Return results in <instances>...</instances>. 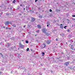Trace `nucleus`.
Segmentation results:
<instances>
[{
    "mask_svg": "<svg viewBox=\"0 0 75 75\" xmlns=\"http://www.w3.org/2000/svg\"><path fill=\"white\" fill-rule=\"evenodd\" d=\"M51 42V40H47L46 41V42L47 44H50Z\"/></svg>",
    "mask_w": 75,
    "mask_h": 75,
    "instance_id": "nucleus-3",
    "label": "nucleus"
},
{
    "mask_svg": "<svg viewBox=\"0 0 75 75\" xmlns=\"http://www.w3.org/2000/svg\"><path fill=\"white\" fill-rule=\"evenodd\" d=\"M41 17H42L41 16H39L40 18H41Z\"/></svg>",
    "mask_w": 75,
    "mask_h": 75,
    "instance_id": "nucleus-30",
    "label": "nucleus"
},
{
    "mask_svg": "<svg viewBox=\"0 0 75 75\" xmlns=\"http://www.w3.org/2000/svg\"><path fill=\"white\" fill-rule=\"evenodd\" d=\"M15 2H16V0H14V1H13V3H15Z\"/></svg>",
    "mask_w": 75,
    "mask_h": 75,
    "instance_id": "nucleus-16",
    "label": "nucleus"
},
{
    "mask_svg": "<svg viewBox=\"0 0 75 75\" xmlns=\"http://www.w3.org/2000/svg\"><path fill=\"white\" fill-rule=\"evenodd\" d=\"M11 9H12V8H11L10 9V10H11Z\"/></svg>",
    "mask_w": 75,
    "mask_h": 75,
    "instance_id": "nucleus-31",
    "label": "nucleus"
},
{
    "mask_svg": "<svg viewBox=\"0 0 75 75\" xmlns=\"http://www.w3.org/2000/svg\"><path fill=\"white\" fill-rule=\"evenodd\" d=\"M1 57H2V58H3V55L2 54L1 55Z\"/></svg>",
    "mask_w": 75,
    "mask_h": 75,
    "instance_id": "nucleus-25",
    "label": "nucleus"
},
{
    "mask_svg": "<svg viewBox=\"0 0 75 75\" xmlns=\"http://www.w3.org/2000/svg\"><path fill=\"white\" fill-rule=\"evenodd\" d=\"M1 54H2L1 53V54H1Z\"/></svg>",
    "mask_w": 75,
    "mask_h": 75,
    "instance_id": "nucleus-43",
    "label": "nucleus"
},
{
    "mask_svg": "<svg viewBox=\"0 0 75 75\" xmlns=\"http://www.w3.org/2000/svg\"><path fill=\"white\" fill-rule=\"evenodd\" d=\"M56 11H57V12H59V10H57Z\"/></svg>",
    "mask_w": 75,
    "mask_h": 75,
    "instance_id": "nucleus-19",
    "label": "nucleus"
},
{
    "mask_svg": "<svg viewBox=\"0 0 75 75\" xmlns=\"http://www.w3.org/2000/svg\"><path fill=\"white\" fill-rule=\"evenodd\" d=\"M47 25H50V23L48 22H47Z\"/></svg>",
    "mask_w": 75,
    "mask_h": 75,
    "instance_id": "nucleus-12",
    "label": "nucleus"
},
{
    "mask_svg": "<svg viewBox=\"0 0 75 75\" xmlns=\"http://www.w3.org/2000/svg\"><path fill=\"white\" fill-rule=\"evenodd\" d=\"M23 27H24V28H25V25Z\"/></svg>",
    "mask_w": 75,
    "mask_h": 75,
    "instance_id": "nucleus-33",
    "label": "nucleus"
},
{
    "mask_svg": "<svg viewBox=\"0 0 75 75\" xmlns=\"http://www.w3.org/2000/svg\"><path fill=\"white\" fill-rule=\"evenodd\" d=\"M40 65H41V66H42V67L43 66V64H40Z\"/></svg>",
    "mask_w": 75,
    "mask_h": 75,
    "instance_id": "nucleus-24",
    "label": "nucleus"
},
{
    "mask_svg": "<svg viewBox=\"0 0 75 75\" xmlns=\"http://www.w3.org/2000/svg\"><path fill=\"white\" fill-rule=\"evenodd\" d=\"M14 48H15V46L14 47Z\"/></svg>",
    "mask_w": 75,
    "mask_h": 75,
    "instance_id": "nucleus-48",
    "label": "nucleus"
},
{
    "mask_svg": "<svg viewBox=\"0 0 75 75\" xmlns=\"http://www.w3.org/2000/svg\"><path fill=\"white\" fill-rule=\"evenodd\" d=\"M9 24H11V23L9 21H6L5 22V25H8Z\"/></svg>",
    "mask_w": 75,
    "mask_h": 75,
    "instance_id": "nucleus-1",
    "label": "nucleus"
},
{
    "mask_svg": "<svg viewBox=\"0 0 75 75\" xmlns=\"http://www.w3.org/2000/svg\"><path fill=\"white\" fill-rule=\"evenodd\" d=\"M60 28H62V29H63L64 28V26H63V25H62V24H60Z\"/></svg>",
    "mask_w": 75,
    "mask_h": 75,
    "instance_id": "nucleus-5",
    "label": "nucleus"
},
{
    "mask_svg": "<svg viewBox=\"0 0 75 75\" xmlns=\"http://www.w3.org/2000/svg\"><path fill=\"white\" fill-rule=\"evenodd\" d=\"M42 54H43V55H44V54H45V53H44V52H42Z\"/></svg>",
    "mask_w": 75,
    "mask_h": 75,
    "instance_id": "nucleus-18",
    "label": "nucleus"
},
{
    "mask_svg": "<svg viewBox=\"0 0 75 75\" xmlns=\"http://www.w3.org/2000/svg\"><path fill=\"white\" fill-rule=\"evenodd\" d=\"M70 62H66V63L64 64V65H66V66H68V64H69V63Z\"/></svg>",
    "mask_w": 75,
    "mask_h": 75,
    "instance_id": "nucleus-4",
    "label": "nucleus"
},
{
    "mask_svg": "<svg viewBox=\"0 0 75 75\" xmlns=\"http://www.w3.org/2000/svg\"><path fill=\"white\" fill-rule=\"evenodd\" d=\"M8 27H6V30H7V29H8Z\"/></svg>",
    "mask_w": 75,
    "mask_h": 75,
    "instance_id": "nucleus-29",
    "label": "nucleus"
},
{
    "mask_svg": "<svg viewBox=\"0 0 75 75\" xmlns=\"http://www.w3.org/2000/svg\"><path fill=\"white\" fill-rule=\"evenodd\" d=\"M13 27H16V25H12Z\"/></svg>",
    "mask_w": 75,
    "mask_h": 75,
    "instance_id": "nucleus-11",
    "label": "nucleus"
},
{
    "mask_svg": "<svg viewBox=\"0 0 75 75\" xmlns=\"http://www.w3.org/2000/svg\"><path fill=\"white\" fill-rule=\"evenodd\" d=\"M72 17H75V15H72Z\"/></svg>",
    "mask_w": 75,
    "mask_h": 75,
    "instance_id": "nucleus-26",
    "label": "nucleus"
},
{
    "mask_svg": "<svg viewBox=\"0 0 75 75\" xmlns=\"http://www.w3.org/2000/svg\"><path fill=\"white\" fill-rule=\"evenodd\" d=\"M20 6H22V5H21V4Z\"/></svg>",
    "mask_w": 75,
    "mask_h": 75,
    "instance_id": "nucleus-39",
    "label": "nucleus"
},
{
    "mask_svg": "<svg viewBox=\"0 0 75 75\" xmlns=\"http://www.w3.org/2000/svg\"><path fill=\"white\" fill-rule=\"evenodd\" d=\"M56 41H58V39H56Z\"/></svg>",
    "mask_w": 75,
    "mask_h": 75,
    "instance_id": "nucleus-27",
    "label": "nucleus"
},
{
    "mask_svg": "<svg viewBox=\"0 0 75 75\" xmlns=\"http://www.w3.org/2000/svg\"><path fill=\"white\" fill-rule=\"evenodd\" d=\"M1 71H3V70H2V69H1Z\"/></svg>",
    "mask_w": 75,
    "mask_h": 75,
    "instance_id": "nucleus-38",
    "label": "nucleus"
},
{
    "mask_svg": "<svg viewBox=\"0 0 75 75\" xmlns=\"http://www.w3.org/2000/svg\"><path fill=\"white\" fill-rule=\"evenodd\" d=\"M35 35V36H36V35Z\"/></svg>",
    "mask_w": 75,
    "mask_h": 75,
    "instance_id": "nucleus-45",
    "label": "nucleus"
},
{
    "mask_svg": "<svg viewBox=\"0 0 75 75\" xmlns=\"http://www.w3.org/2000/svg\"><path fill=\"white\" fill-rule=\"evenodd\" d=\"M26 10H28V6H26Z\"/></svg>",
    "mask_w": 75,
    "mask_h": 75,
    "instance_id": "nucleus-10",
    "label": "nucleus"
},
{
    "mask_svg": "<svg viewBox=\"0 0 75 75\" xmlns=\"http://www.w3.org/2000/svg\"><path fill=\"white\" fill-rule=\"evenodd\" d=\"M25 71H26V70H25Z\"/></svg>",
    "mask_w": 75,
    "mask_h": 75,
    "instance_id": "nucleus-41",
    "label": "nucleus"
},
{
    "mask_svg": "<svg viewBox=\"0 0 75 75\" xmlns=\"http://www.w3.org/2000/svg\"><path fill=\"white\" fill-rule=\"evenodd\" d=\"M31 19H32V22H34V21H35V19L34 18H32Z\"/></svg>",
    "mask_w": 75,
    "mask_h": 75,
    "instance_id": "nucleus-8",
    "label": "nucleus"
},
{
    "mask_svg": "<svg viewBox=\"0 0 75 75\" xmlns=\"http://www.w3.org/2000/svg\"><path fill=\"white\" fill-rule=\"evenodd\" d=\"M46 35H47V36H49L50 34H49V33H47L46 34Z\"/></svg>",
    "mask_w": 75,
    "mask_h": 75,
    "instance_id": "nucleus-15",
    "label": "nucleus"
},
{
    "mask_svg": "<svg viewBox=\"0 0 75 75\" xmlns=\"http://www.w3.org/2000/svg\"><path fill=\"white\" fill-rule=\"evenodd\" d=\"M3 28H5V26H4Z\"/></svg>",
    "mask_w": 75,
    "mask_h": 75,
    "instance_id": "nucleus-34",
    "label": "nucleus"
},
{
    "mask_svg": "<svg viewBox=\"0 0 75 75\" xmlns=\"http://www.w3.org/2000/svg\"><path fill=\"white\" fill-rule=\"evenodd\" d=\"M25 42L27 44H28V42L27 40H26Z\"/></svg>",
    "mask_w": 75,
    "mask_h": 75,
    "instance_id": "nucleus-13",
    "label": "nucleus"
},
{
    "mask_svg": "<svg viewBox=\"0 0 75 75\" xmlns=\"http://www.w3.org/2000/svg\"><path fill=\"white\" fill-rule=\"evenodd\" d=\"M27 51H29V48H28L27 50Z\"/></svg>",
    "mask_w": 75,
    "mask_h": 75,
    "instance_id": "nucleus-21",
    "label": "nucleus"
},
{
    "mask_svg": "<svg viewBox=\"0 0 75 75\" xmlns=\"http://www.w3.org/2000/svg\"><path fill=\"white\" fill-rule=\"evenodd\" d=\"M74 50H75V49H74Z\"/></svg>",
    "mask_w": 75,
    "mask_h": 75,
    "instance_id": "nucleus-49",
    "label": "nucleus"
},
{
    "mask_svg": "<svg viewBox=\"0 0 75 75\" xmlns=\"http://www.w3.org/2000/svg\"><path fill=\"white\" fill-rule=\"evenodd\" d=\"M1 74V72H0V74Z\"/></svg>",
    "mask_w": 75,
    "mask_h": 75,
    "instance_id": "nucleus-42",
    "label": "nucleus"
},
{
    "mask_svg": "<svg viewBox=\"0 0 75 75\" xmlns=\"http://www.w3.org/2000/svg\"><path fill=\"white\" fill-rule=\"evenodd\" d=\"M2 13H1V14H2Z\"/></svg>",
    "mask_w": 75,
    "mask_h": 75,
    "instance_id": "nucleus-47",
    "label": "nucleus"
},
{
    "mask_svg": "<svg viewBox=\"0 0 75 75\" xmlns=\"http://www.w3.org/2000/svg\"><path fill=\"white\" fill-rule=\"evenodd\" d=\"M19 9V8H18V9Z\"/></svg>",
    "mask_w": 75,
    "mask_h": 75,
    "instance_id": "nucleus-46",
    "label": "nucleus"
},
{
    "mask_svg": "<svg viewBox=\"0 0 75 75\" xmlns=\"http://www.w3.org/2000/svg\"><path fill=\"white\" fill-rule=\"evenodd\" d=\"M49 11H50V12H52V10H51V9H50L49 10Z\"/></svg>",
    "mask_w": 75,
    "mask_h": 75,
    "instance_id": "nucleus-20",
    "label": "nucleus"
},
{
    "mask_svg": "<svg viewBox=\"0 0 75 75\" xmlns=\"http://www.w3.org/2000/svg\"><path fill=\"white\" fill-rule=\"evenodd\" d=\"M67 32H69V31H70V30H67Z\"/></svg>",
    "mask_w": 75,
    "mask_h": 75,
    "instance_id": "nucleus-23",
    "label": "nucleus"
},
{
    "mask_svg": "<svg viewBox=\"0 0 75 75\" xmlns=\"http://www.w3.org/2000/svg\"><path fill=\"white\" fill-rule=\"evenodd\" d=\"M43 45H44V47H46V45H45V44H43Z\"/></svg>",
    "mask_w": 75,
    "mask_h": 75,
    "instance_id": "nucleus-22",
    "label": "nucleus"
},
{
    "mask_svg": "<svg viewBox=\"0 0 75 75\" xmlns=\"http://www.w3.org/2000/svg\"><path fill=\"white\" fill-rule=\"evenodd\" d=\"M69 47L71 48L72 49V47H73V45H71L70 44V45H69Z\"/></svg>",
    "mask_w": 75,
    "mask_h": 75,
    "instance_id": "nucleus-9",
    "label": "nucleus"
},
{
    "mask_svg": "<svg viewBox=\"0 0 75 75\" xmlns=\"http://www.w3.org/2000/svg\"><path fill=\"white\" fill-rule=\"evenodd\" d=\"M11 74H13V72H11Z\"/></svg>",
    "mask_w": 75,
    "mask_h": 75,
    "instance_id": "nucleus-40",
    "label": "nucleus"
},
{
    "mask_svg": "<svg viewBox=\"0 0 75 75\" xmlns=\"http://www.w3.org/2000/svg\"><path fill=\"white\" fill-rule=\"evenodd\" d=\"M67 26H65L64 27V28H65V29H67Z\"/></svg>",
    "mask_w": 75,
    "mask_h": 75,
    "instance_id": "nucleus-14",
    "label": "nucleus"
},
{
    "mask_svg": "<svg viewBox=\"0 0 75 75\" xmlns=\"http://www.w3.org/2000/svg\"><path fill=\"white\" fill-rule=\"evenodd\" d=\"M19 46H20V48H23L24 47V45L20 44Z\"/></svg>",
    "mask_w": 75,
    "mask_h": 75,
    "instance_id": "nucleus-6",
    "label": "nucleus"
},
{
    "mask_svg": "<svg viewBox=\"0 0 75 75\" xmlns=\"http://www.w3.org/2000/svg\"><path fill=\"white\" fill-rule=\"evenodd\" d=\"M22 68V69H24V68Z\"/></svg>",
    "mask_w": 75,
    "mask_h": 75,
    "instance_id": "nucleus-44",
    "label": "nucleus"
},
{
    "mask_svg": "<svg viewBox=\"0 0 75 75\" xmlns=\"http://www.w3.org/2000/svg\"><path fill=\"white\" fill-rule=\"evenodd\" d=\"M38 28H39V29H40L41 28V26L39 25H38Z\"/></svg>",
    "mask_w": 75,
    "mask_h": 75,
    "instance_id": "nucleus-7",
    "label": "nucleus"
},
{
    "mask_svg": "<svg viewBox=\"0 0 75 75\" xmlns=\"http://www.w3.org/2000/svg\"><path fill=\"white\" fill-rule=\"evenodd\" d=\"M37 1H38V0H35V2L36 3L37 2Z\"/></svg>",
    "mask_w": 75,
    "mask_h": 75,
    "instance_id": "nucleus-28",
    "label": "nucleus"
},
{
    "mask_svg": "<svg viewBox=\"0 0 75 75\" xmlns=\"http://www.w3.org/2000/svg\"><path fill=\"white\" fill-rule=\"evenodd\" d=\"M8 37H10V36H8Z\"/></svg>",
    "mask_w": 75,
    "mask_h": 75,
    "instance_id": "nucleus-36",
    "label": "nucleus"
},
{
    "mask_svg": "<svg viewBox=\"0 0 75 75\" xmlns=\"http://www.w3.org/2000/svg\"><path fill=\"white\" fill-rule=\"evenodd\" d=\"M42 32H43V33H45L47 32V29L45 28H43V29H42Z\"/></svg>",
    "mask_w": 75,
    "mask_h": 75,
    "instance_id": "nucleus-2",
    "label": "nucleus"
},
{
    "mask_svg": "<svg viewBox=\"0 0 75 75\" xmlns=\"http://www.w3.org/2000/svg\"><path fill=\"white\" fill-rule=\"evenodd\" d=\"M40 75H42V74H40Z\"/></svg>",
    "mask_w": 75,
    "mask_h": 75,
    "instance_id": "nucleus-37",
    "label": "nucleus"
},
{
    "mask_svg": "<svg viewBox=\"0 0 75 75\" xmlns=\"http://www.w3.org/2000/svg\"><path fill=\"white\" fill-rule=\"evenodd\" d=\"M49 25H47V27H48V26H49Z\"/></svg>",
    "mask_w": 75,
    "mask_h": 75,
    "instance_id": "nucleus-32",
    "label": "nucleus"
},
{
    "mask_svg": "<svg viewBox=\"0 0 75 75\" xmlns=\"http://www.w3.org/2000/svg\"><path fill=\"white\" fill-rule=\"evenodd\" d=\"M36 33H39V30H38L36 31Z\"/></svg>",
    "mask_w": 75,
    "mask_h": 75,
    "instance_id": "nucleus-17",
    "label": "nucleus"
},
{
    "mask_svg": "<svg viewBox=\"0 0 75 75\" xmlns=\"http://www.w3.org/2000/svg\"><path fill=\"white\" fill-rule=\"evenodd\" d=\"M25 8H24V9H23V10H25Z\"/></svg>",
    "mask_w": 75,
    "mask_h": 75,
    "instance_id": "nucleus-35",
    "label": "nucleus"
}]
</instances>
